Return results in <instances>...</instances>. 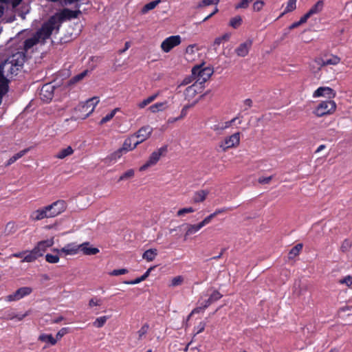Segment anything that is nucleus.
Listing matches in <instances>:
<instances>
[{
  "label": "nucleus",
  "mask_w": 352,
  "mask_h": 352,
  "mask_svg": "<svg viewBox=\"0 0 352 352\" xmlns=\"http://www.w3.org/2000/svg\"><path fill=\"white\" fill-rule=\"evenodd\" d=\"M182 42L179 35L170 36L165 38L161 43L162 50L166 53L169 52L173 48L179 45Z\"/></svg>",
  "instance_id": "nucleus-8"
},
{
  "label": "nucleus",
  "mask_w": 352,
  "mask_h": 352,
  "mask_svg": "<svg viewBox=\"0 0 352 352\" xmlns=\"http://www.w3.org/2000/svg\"><path fill=\"white\" fill-rule=\"evenodd\" d=\"M51 217L47 206L33 211L30 216V219L33 221H37L45 218Z\"/></svg>",
  "instance_id": "nucleus-12"
},
{
  "label": "nucleus",
  "mask_w": 352,
  "mask_h": 352,
  "mask_svg": "<svg viewBox=\"0 0 352 352\" xmlns=\"http://www.w3.org/2000/svg\"><path fill=\"white\" fill-rule=\"evenodd\" d=\"M211 129L216 132H221L223 131V127L221 124H214L211 127Z\"/></svg>",
  "instance_id": "nucleus-60"
},
{
  "label": "nucleus",
  "mask_w": 352,
  "mask_h": 352,
  "mask_svg": "<svg viewBox=\"0 0 352 352\" xmlns=\"http://www.w3.org/2000/svg\"><path fill=\"white\" fill-rule=\"evenodd\" d=\"M205 326H206L205 323L200 322L197 327L196 334H199V333H201L202 331H204L205 329Z\"/></svg>",
  "instance_id": "nucleus-64"
},
{
  "label": "nucleus",
  "mask_w": 352,
  "mask_h": 352,
  "mask_svg": "<svg viewBox=\"0 0 352 352\" xmlns=\"http://www.w3.org/2000/svg\"><path fill=\"white\" fill-rule=\"evenodd\" d=\"M119 111V108H116L112 110L109 113L103 117L100 121V124H103L109 121H110L116 115V112Z\"/></svg>",
  "instance_id": "nucleus-37"
},
{
  "label": "nucleus",
  "mask_w": 352,
  "mask_h": 352,
  "mask_svg": "<svg viewBox=\"0 0 352 352\" xmlns=\"http://www.w3.org/2000/svg\"><path fill=\"white\" fill-rule=\"evenodd\" d=\"M233 209H234V208H232V207H229V208L224 207V208H217L215 210V211L214 212H212V214L215 217L220 214L226 212L228 211H232Z\"/></svg>",
  "instance_id": "nucleus-51"
},
{
  "label": "nucleus",
  "mask_w": 352,
  "mask_h": 352,
  "mask_svg": "<svg viewBox=\"0 0 352 352\" xmlns=\"http://www.w3.org/2000/svg\"><path fill=\"white\" fill-rule=\"evenodd\" d=\"M89 245V242H85L80 245V250L84 254L95 255L99 252V250L97 248L87 247Z\"/></svg>",
  "instance_id": "nucleus-22"
},
{
  "label": "nucleus",
  "mask_w": 352,
  "mask_h": 352,
  "mask_svg": "<svg viewBox=\"0 0 352 352\" xmlns=\"http://www.w3.org/2000/svg\"><path fill=\"white\" fill-rule=\"evenodd\" d=\"M40 38L35 34L31 38H27L24 41V50L28 52L30 49L36 45L39 41Z\"/></svg>",
  "instance_id": "nucleus-24"
},
{
  "label": "nucleus",
  "mask_w": 352,
  "mask_h": 352,
  "mask_svg": "<svg viewBox=\"0 0 352 352\" xmlns=\"http://www.w3.org/2000/svg\"><path fill=\"white\" fill-rule=\"evenodd\" d=\"M223 296L222 294L217 290H214L212 294L210 295L209 298L207 300H204L201 301L204 302L203 308L206 309L211 304L219 300Z\"/></svg>",
  "instance_id": "nucleus-20"
},
{
  "label": "nucleus",
  "mask_w": 352,
  "mask_h": 352,
  "mask_svg": "<svg viewBox=\"0 0 352 352\" xmlns=\"http://www.w3.org/2000/svg\"><path fill=\"white\" fill-rule=\"evenodd\" d=\"M272 179V176L267 177H260L258 179L259 183L261 184H268Z\"/></svg>",
  "instance_id": "nucleus-62"
},
{
  "label": "nucleus",
  "mask_w": 352,
  "mask_h": 352,
  "mask_svg": "<svg viewBox=\"0 0 352 352\" xmlns=\"http://www.w3.org/2000/svg\"><path fill=\"white\" fill-rule=\"evenodd\" d=\"M253 0H241L240 3L236 5L235 8H247L249 6L250 3H251Z\"/></svg>",
  "instance_id": "nucleus-52"
},
{
  "label": "nucleus",
  "mask_w": 352,
  "mask_h": 352,
  "mask_svg": "<svg viewBox=\"0 0 352 352\" xmlns=\"http://www.w3.org/2000/svg\"><path fill=\"white\" fill-rule=\"evenodd\" d=\"M311 16L309 14V13L307 12L305 14H304L300 19L299 20L300 23L301 24H303L307 22L308 19L311 17Z\"/></svg>",
  "instance_id": "nucleus-63"
},
{
  "label": "nucleus",
  "mask_w": 352,
  "mask_h": 352,
  "mask_svg": "<svg viewBox=\"0 0 352 352\" xmlns=\"http://www.w3.org/2000/svg\"><path fill=\"white\" fill-rule=\"evenodd\" d=\"M87 73H88V70H85L83 71L82 72H81L80 74H78L74 76H73L72 78H71L69 80H68V85H73L80 81H81L87 75Z\"/></svg>",
  "instance_id": "nucleus-28"
},
{
  "label": "nucleus",
  "mask_w": 352,
  "mask_h": 352,
  "mask_svg": "<svg viewBox=\"0 0 352 352\" xmlns=\"http://www.w3.org/2000/svg\"><path fill=\"white\" fill-rule=\"evenodd\" d=\"M193 75H197V80L195 83L199 82L200 85L206 82L213 74V69L210 67L201 69L200 67H194L192 69ZM196 84L189 86L186 88L187 93L195 94L196 92Z\"/></svg>",
  "instance_id": "nucleus-3"
},
{
  "label": "nucleus",
  "mask_w": 352,
  "mask_h": 352,
  "mask_svg": "<svg viewBox=\"0 0 352 352\" xmlns=\"http://www.w3.org/2000/svg\"><path fill=\"white\" fill-rule=\"evenodd\" d=\"M53 87H54L53 86L48 85V84L44 85L42 87V88L41 89L40 95H41V99L43 101L49 102L52 99L53 96H54Z\"/></svg>",
  "instance_id": "nucleus-17"
},
{
  "label": "nucleus",
  "mask_w": 352,
  "mask_h": 352,
  "mask_svg": "<svg viewBox=\"0 0 352 352\" xmlns=\"http://www.w3.org/2000/svg\"><path fill=\"white\" fill-rule=\"evenodd\" d=\"M195 211V209L193 208L192 207L184 208L179 209L177 211V216L181 217V216L184 215L185 214L192 213V212H194Z\"/></svg>",
  "instance_id": "nucleus-45"
},
{
  "label": "nucleus",
  "mask_w": 352,
  "mask_h": 352,
  "mask_svg": "<svg viewBox=\"0 0 352 352\" xmlns=\"http://www.w3.org/2000/svg\"><path fill=\"white\" fill-rule=\"evenodd\" d=\"M102 303V302L101 299L94 297L89 300L88 305L89 307H93L95 306H100Z\"/></svg>",
  "instance_id": "nucleus-49"
},
{
  "label": "nucleus",
  "mask_w": 352,
  "mask_h": 352,
  "mask_svg": "<svg viewBox=\"0 0 352 352\" xmlns=\"http://www.w3.org/2000/svg\"><path fill=\"white\" fill-rule=\"evenodd\" d=\"M252 40L248 39L244 43H241L236 49L235 52L238 56H246L252 45Z\"/></svg>",
  "instance_id": "nucleus-14"
},
{
  "label": "nucleus",
  "mask_w": 352,
  "mask_h": 352,
  "mask_svg": "<svg viewBox=\"0 0 352 352\" xmlns=\"http://www.w3.org/2000/svg\"><path fill=\"white\" fill-rule=\"evenodd\" d=\"M54 243V237L38 242L34 248L24 256L21 262L32 263L35 261L38 258L42 256L47 249L52 247Z\"/></svg>",
  "instance_id": "nucleus-1"
},
{
  "label": "nucleus",
  "mask_w": 352,
  "mask_h": 352,
  "mask_svg": "<svg viewBox=\"0 0 352 352\" xmlns=\"http://www.w3.org/2000/svg\"><path fill=\"white\" fill-rule=\"evenodd\" d=\"M220 0H202L201 3L199 4V6H208L210 5H215L217 6L219 3Z\"/></svg>",
  "instance_id": "nucleus-54"
},
{
  "label": "nucleus",
  "mask_w": 352,
  "mask_h": 352,
  "mask_svg": "<svg viewBox=\"0 0 352 352\" xmlns=\"http://www.w3.org/2000/svg\"><path fill=\"white\" fill-rule=\"evenodd\" d=\"M28 250H25V251H22V252H16V253H14L12 254H11L9 258H12V257H15V258H24V255L25 254H28Z\"/></svg>",
  "instance_id": "nucleus-58"
},
{
  "label": "nucleus",
  "mask_w": 352,
  "mask_h": 352,
  "mask_svg": "<svg viewBox=\"0 0 352 352\" xmlns=\"http://www.w3.org/2000/svg\"><path fill=\"white\" fill-rule=\"evenodd\" d=\"M153 129L150 126H144L141 127L134 135H132L133 139L136 138L135 144H140L147 140L151 135Z\"/></svg>",
  "instance_id": "nucleus-10"
},
{
  "label": "nucleus",
  "mask_w": 352,
  "mask_h": 352,
  "mask_svg": "<svg viewBox=\"0 0 352 352\" xmlns=\"http://www.w3.org/2000/svg\"><path fill=\"white\" fill-rule=\"evenodd\" d=\"M32 292V289L29 287H23L19 288L14 294L8 295L6 296L7 301H14L19 300L21 298L28 296Z\"/></svg>",
  "instance_id": "nucleus-11"
},
{
  "label": "nucleus",
  "mask_w": 352,
  "mask_h": 352,
  "mask_svg": "<svg viewBox=\"0 0 352 352\" xmlns=\"http://www.w3.org/2000/svg\"><path fill=\"white\" fill-rule=\"evenodd\" d=\"M296 1L297 0H289L287 3V6L284 12L279 16L278 18L282 17L286 13L295 10L296 8Z\"/></svg>",
  "instance_id": "nucleus-33"
},
{
  "label": "nucleus",
  "mask_w": 352,
  "mask_h": 352,
  "mask_svg": "<svg viewBox=\"0 0 352 352\" xmlns=\"http://www.w3.org/2000/svg\"><path fill=\"white\" fill-rule=\"evenodd\" d=\"M138 145V144H135V141H134L133 138L131 136L124 140L122 147L121 148L125 153H126L135 149Z\"/></svg>",
  "instance_id": "nucleus-23"
},
{
  "label": "nucleus",
  "mask_w": 352,
  "mask_h": 352,
  "mask_svg": "<svg viewBox=\"0 0 352 352\" xmlns=\"http://www.w3.org/2000/svg\"><path fill=\"white\" fill-rule=\"evenodd\" d=\"M240 138L241 133L239 132L234 133L220 142L219 147L223 152H226L230 148L237 147L240 144Z\"/></svg>",
  "instance_id": "nucleus-5"
},
{
  "label": "nucleus",
  "mask_w": 352,
  "mask_h": 352,
  "mask_svg": "<svg viewBox=\"0 0 352 352\" xmlns=\"http://www.w3.org/2000/svg\"><path fill=\"white\" fill-rule=\"evenodd\" d=\"M89 107H85L84 109L83 110H77L76 109V107L75 108V111L76 112H79L80 114L78 115V118H81V119H85L86 118H87L89 116H87V111H89Z\"/></svg>",
  "instance_id": "nucleus-55"
},
{
  "label": "nucleus",
  "mask_w": 352,
  "mask_h": 352,
  "mask_svg": "<svg viewBox=\"0 0 352 352\" xmlns=\"http://www.w3.org/2000/svg\"><path fill=\"white\" fill-rule=\"evenodd\" d=\"M243 111H247L249 108H250L252 106V100L250 98L245 99L243 101Z\"/></svg>",
  "instance_id": "nucleus-59"
},
{
  "label": "nucleus",
  "mask_w": 352,
  "mask_h": 352,
  "mask_svg": "<svg viewBox=\"0 0 352 352\" xmlns=\"http://www.w3.org/2000/svg\"><path fill=\"white\" fill-rule=\"evenodd\" d=\"M17 230L16 226L13 222H8L5 228V232L6 234H10L15 232Z\"/></svg>",
  "instance_id": "nucleus-41"
},
{
  "label": "nucleus",
  "mask_w": 352,
  "mask_h": 352,
  "mask_svg": "<svg viewBox=\"0 0 352 352\" xmlns=\"http://www.w3.org/2000/svg\"><path fill=\"white\" fill-rule=\"evenodd\" d=\"M149 329V325L147 323H145L142 326L140 329L138 331L137 333L138 335V340H141L144 336L147 333L148 330Z\"/></svg>",
  "instance_id": "nucleus-40"
},
{
  "label": "nucleus",
  "mask_w": 352,
  "mask_h": 352,
  "mask_svg": "<svg viewBox=\"0 0 352 352\" xmlns=\"http://www.w3.org/2000/svg\"><path fill=\"white\" fill-rule=\"evenodd\" d=\"M167 151V146H164L157 151L153 152L150 155L147 162L143 164L140 168V171L146 170L150 166L155 165L160 160V157Z\"/></svg>",
  "instance_id": "nucleus-6"
},
{
  "label": "nucleus",
  "mask_w": 352,
  "mask_h": 352,
  "mask_svg": "<svg viewBox=\"0 0 352 352\" xmlns=\"http://www.w3.org/2000/svg\"><path fill=\"white\" fill-rule=\"evenodd\" d=\"M157 255V249H149L146 250L142 255V258L148 262L153 261Z\"/></svg>",
  "instance_id": "nucleus-26"
},
{
  "label": "nucleus",
  "mask_w": 352,
  "mask_h": 352,
  "mask_svg": "<svg viewBox=\"0 0 352 352\" xmlns=\"http://www.w3.org/2000/svg\"><path fill=\"white\" fill-rule=\"evenodd\" d=\"M124 153H126L122 150V148H120L110 155L109 159L111 160H117L118 159H120Z\"/></svg>",
  "instance_id": "nucleus-42"
},
{
  "label": "nucleus",
  "mask_w": 352,
  "mask_h": 352,
  "mask_svg": "<svg viewBox=\"0 0 352 352\" xmlns=\"http://www.w3.org/2000/svg\"><path fill=\"white\" fill-rule=\"evenodd\" d=\"M352 247V241L346 239H344L340 246V251L342 252H346L349 251L351 248Z\"/></svg>",
  "instance_id": "nucleus-38"
},
{
  "label": "nucleus",
  "mask_w": 352,
  "mask_h": 352,
  "mask_svg": "<svg viewBox=\"0 0 352 352\" xmlns=\"http://www.w3.org/2000/svg\"><path fill=\"white\" fill-rule=\"evenodd\" d=\"M129 272L127 269L122 268V269H118V270H113V271L109 272L110 276H118L120 275L125 274Z\"/></svg>",
  "instance_id": "nucleus-47"
},
{
  "label": "nucleus",
  "mask_w": 352,
  "mask_h": 352,
  "mask_svg": "<svg viewBox=\"0 0 352 352\" xmlns=\"http://www.w3.org/2000/svg\"><path fill=\"white\" fill-rule=\"evenodd\" d=\"M213 218H214V216L213 215L212 213H211L210 215H208L206 218H204L203 221L199 222V223L201 226V227L203 228L206 225L208 224L212 221V219Z\"/></svg>",
  "instance_id": "nucleus-57"
},
{
  "label": "nucleus",
  "mask_w": 352,
  "mask_h": 352,
  "mask_svg": "<svg viewBox=\"0 0 352 352\" xmlns=\"http://www.w3.org/2000/svg\"><path fill=\"white\" fill-rule=\"evenodd\" d=\"M184 281V278L182 276H177L174 277L171 280V284L170 285L173 287H176L178 285H180Z\"/></svg>",
  "instance_id": "nucleus-50"
},
{
  "label": "nucleus",
  "mask_w": 352,
  "mask_h": 352,
  "mask_svg": "<svg viewBox=\"0 0 352 352\" xmlns=\"http://www.w3.org/2000/svg\"><path fill=\"white\" fill-rule=\"evenodd\" d=\"M336 93L334 90L329 87H320L313 94L314 98L327 96L329 98H334Z\"/></svg>",
  "instance_id": "nucleus-16"
},
{
  "label": "nucleus",
  "mask_w": 352,
  "mask_h": 352,
  "mask_svg": "<svg viewBox=\"0 0 352 352\" xmlns=\"http://www.w3.org/2000/svg\"><path fill=\"white\" fill-rule=\"evenodd\" d=\"M160 2V0H155L146 3L141 10L142 14H144L148 11L153 10Z\"/></svg>",
  "instance_id": "nucleus-32"
},
{
  "label": "nucleus",
  "mask_w": 352,
  "mask_h": 352,
  "mask_svg": "<svg viewBox=\"0 0 352 352\" xmlns=\"http://www.w3.org/2000/svg\"><path fill=\"white\" fill-rule=\"evenodd\" d=\"M38 340L42 342H48L52 345H55L56 344V339L54 338L52 334H41L40 335Z\"/></svg>",
  "instance_id": "nucleus-35"
},
{
  "label": "nucleus",
  "mask_w": 352,
  "mask_h": 352,
  "mask_svg": "<svg viewBox=\"0 0 352 352\" xmlns=\"http://www.w3.org/2000/svg\"><path fill=\"white\" fill-rule=\"evenodd\" d=\"M80 249V245L76 243H68L60 249L61 252L65 255H74L76 254Z\"/></svg>",
  "instance_id": "nucleus-18"
},
{
  "label": "nucleus",
  "mask_w": 352,
  "mask_h": 352,
  "mask_svg": "<svg viewBox=\"0 0 352 352\" xmlns=\"http://www.w3.org/2000/svg\"><path fill=\"white\" fill-rule=\"evenodd\" d=\"M339 283L340 284H345L347 286H351L352 285V276H346L344 278L340 279L339 280Z\"/></svg>",
  "instance_id": "nucleus-56"
},
{
  "label": "nucleus",
  "mask_w": 352,
  "mask_h": 352,
  "mask_svg": "<svg viewBox=\"0 0 352 352\" xmlns=\"http://www.w3.org/2000/svg\"><path fill=\"white\" fill-rule=\"evenodd\" d=\"M107 319L108 316H107L97 318L96 320L94 322V326H95L97 328H101L104 325Z\"/></svg>",
  "instance_id": "nucleus-39"
},
{
  "label": "nucleus",
  "mask_w": 352,
  "mask_h": 352,
  "mask_svg": "<svg viewBox=\"0 0 352 352\" xmlns=\"http://www.w3.org/2000/svg\"><path fill=\"white\" fill-rule=\"evenodd\" d=\"M209 192L205 190L196 191L192 197L194 203H201L206 200Z\"/></svg>",
  "instance_id": "nucleus-21"
},
{
  "label": "nucleus",
  "mask_w": 352,
  "mask_h": 352,
  "mask_svg": "<svg viewBox=\"0 0 352 352\" xmlns=\"http://www.w3.org/2000/svg\"><path fill=\"white\" fill-rule=\"evenodd\" d=\"M10 1L11 0H0V18L4 14L5 10L8 9Z\"/></svg>",
  "instance_id": "nucleus-43"
},
{
  "label": "nucleus",
  "mask_w": 352,
  "mask_h": 352,
  "mask_svg": "<svg viewBox=\"0 0 352 352\" xmlns=\"http://www.w3.org/2000/svg\"><path fill=\"white\" fill-rule=\"evenodd\" d=\"M302 247L303 245L302 243H298L293 247L289 252V258L292 259L298 256L302 250Z\"/></svg>",
  "instance_id": "nucleus-34"
},
{
  "label": "nucleus",
  "mask_w": 352,
  "mask_h": 352,
  "mask_svg": "<svg viewBox=\"0 0 352 352\" xmlns=\"http://www.w3.org/2000/svg\"><path fill=\"white\" fill-rule=\"evenodd\" d=\"M123 283L126 285H135V284H138V283H141V281L140 280V277H138L132 280H125Z\"/></svg>",
  "instance_id": "nucleus-61"
},
{
  "label": "nucleus",
  "mask_w": 352,
  "mask_h": 352,
  "mask_svg": "<svg viewBox=\"0 0 352 352\" xmlns=\"http://www.w3.org/2000/svg\"><path fill=\"white\" fill-rule=\"evenodd\" d=\"M167 102H157L148 107V110L153 113H157L159 111H162L165 110L167 107Z\"/></svg>",
  "instance_id": "nucleus-25"
},
{
  "label": "nucleus",
  "mask_w": 352,
  "mask_h": 352,
  "mask_svg": "<svg viewBox=\"0 0 352 352\" xmlns=\"http://www.w3.org/2000/svg\"><path fill=\"white\" fill-rule=\"evenodd\" d=\"M201 228H202V227L199 223L197 224H187L185 236H190L197 232Z\"/></svg>",
  "instance_id": "nucleus-29"
},
{
  "label": "nucleus",
  "mask_w": 352,
  "mask_h": 352,
  "mask_svg": "<svg viewBox=\"0 0 352 352\" xmlns=\"http://www.w3.org/2000/svg\"><path fill=\"white\" fill-rule=\"evenodd\" d=\"M47 208L51 217H54L65 210L67 203L65 201L60 199L48 205Z\"/></svg>",
  "instance_id": "nucleus-9"
},
{
  "label": "nucleus",
  "mask_w": 352,
  "mask_h": 352,
  "mask_svg": "<svg viewBox=\"0 0 352 352\" xmlns=\"http://www.w3.org/2000/svg\"><path fill=\"white\" fill-rule=\"evenodd\" d=\"M80 13L81 12L79 10H72L68 8H64L60 12L56 13L54 16L56 17V20L58 21V23L61 25V23L65 20L78 18Z\"/></svg>",
  "instance_id": "nucleus-7"
},
{
  "label": "nucleus",
  "mask_w": 352,
  "mask_h": 352,
  "mask_svg": "<svg viewBox=\"0 0 352 352\" xmlns=\"http://www.w3.org/2000/svg\"><path fill=\"white\" fill-rule=\"evenodd\" d=\"M324 2L322 0L318 1L308 11L311 16L318 14L322 11Z\"/></svg>",
  "instance_id": "nucleus-30"
},
{
  "label": "nucleus",
  "mask_w": 352,
  "mask_h": 352,
  "mask_svg": "<svg viewBox=\"0 0 352 352\" xmlns=\"http://www.w3.org/2000/svg\"><path fill=\"white\" fill-rule=\"evenodd\" d=\"M8 91V80L4 76L3 67L0 66V98Z\"/></svg>",
  "instance_id": "nucleus-19"
},
{
  "label": "nucleus",
  "mask_w": 352,
  "mask_h": 352,
  "mask_svg": "<svg viewBox=\"0 0 352 352\" xmlns=\"http://www.w3.org/2000/svg\"><path fill=\"white\" fill-rule=\"evenodd\" d=\"M134 170L133 169H129L124 173H123L119 178V181H122L126 179L131 178L134 176Z\"/></svg>",
  "instance_id": "nucleus-48"
},
{
  "label": "nucleus",
  "mask_w": 352,
  "mask_h": 352,
  "mask_svg": "<svg viewBox=\"0 0 352 352\" xmlns=\"http://www.w3.org/2000/svg\"><path fill=\"white\" fill-rule=\"evenodd\" d=\"M98 102H99L98 98V97H93L91 98H89V99L87 100L85 102H82V103L79 104L76 107V109L77 110H83L85 107H89V109L87 111L86 115L87 116H89L94 111V109H95L96 106L98 104Z\"/></svg>",
  "instance_id": "nucleus-13"
},
{
  "label": "nucleus",
  "mask_w": 352,
  "mask_h": 352,
  "mask_svg": "<svg viewBox=\"0 0 352 352\" xmlns=\"http://www.w3.org/2000/svg\"><path fill=\"white\" fill-rule=\"evenodd\" d=\"M340 61V58L338 56L331 55L329 58H317L315 63L319 66V69L327 65H336Z\"/></svg>",
  "instance_id": "nucleus-15"
},
{
  "label": "nucleus",
  "mask_w": 352,
  "mask_h": 352,
  "mask_svg": "<svg viewBox=\"0 0 352 352\" xmlns=\"http://www.w3.org/2000/svg\"><path fill=\"white\" fill-rule=\"evenodd\" d=\"M60 27L58 21L53 15L42 25L41 28L36 32V34L41 41H45L50 37L54 30L58 31Z\"/></svg>",
  "instance_id": "nucleus-2"
},
{
  "label": "nucleus",
  "mask_w": 352,
  "mask_h": 352,
  "mask_svg": "<svg viewBox=\"0 0 352 352\" xmlns=\"http://www.w3.org/2000/svg\"><path fill=\"white\" fill-rule=\"evenodd\" d=\"M242 18L241 16H236L230 20L229 25L234 29H237L242 24Z\"/></svg>",
  "instance_id": "nucleus-36"
},
{
  "label": "nucleus",
  "mask_w": 352,
  "mask_h": 352,
  "mask_svg": "<svg viewBox=\"0 0 352 352\" xmlns=\"http://www.w3.org/2000/svg\"><path fill=\"white\" fill-rule=\"evenodd\" d=\"M264 6V2L261 0L256 1L253 4V10L256 12H258L262 10Z\"/></svg>",
  "instance_id": "nucleus-53"
},
{
  "label": "nucleus",
  "mask_w": 352,
  "mask_h": 352,
  "mask_svg": "<svg viewBox=\"0 0 352 352\" xmlns=\"http://www.w3.org/2000/svg\"><path fill=\"white\" fill-rule=\"evenodd\" d=\"M336 103L334 100H329L320 102L313 110L316 117H322L333 114L336 110Z\"/></svg>",
  "instance_id": "nucleus-4"
},
{
  "label": "nucleus",
  "mask_w": 352,
  "mask_h": 352,
  "mask_svg": "<svg viewBox=\"0 0 352 352\" xmlns=\"http://www.w3.org/2000/svg\"><path fill=\"white\" fill-rule=\"evenodd\" d=\"M69 333V327H63L60 329L56 335V341L60 340L65 335Z\"/></svg>",
  "instance_id": "nucleus-46"
},
{
  "label": "nucleus",
  "mask_w": 352,
  "mask_h": 352,
  "mask_svg": "<svg viewBox=\"0 0 352 352\" xmlns=\"http://www.w3.org/2000/svg\"><path fill=\"white\" fill-rule=\"evenodd\" d=\"M28 151V149H24L12 156L6 162V166H10L11 164L14 163L16 160L22 157Z\"/></svg>",
  "instance_id": "nucleus-31"
},
{
  "label": "nucleus",
  "mask_w": 352,
  "mask_h": 352,
  "mask_svg": "<svg viewBox=\"0 0 352 352\" xmlns=\"http://www.w3.org/2000/svg\"><path fill=\"white\" fill-rule=\"evenodd\" d=\"M45 260L50 263H57L59 261V256L58 254H47L45 255Z\"/></svg>",
  "instance_id": "nucleus-44"
},
{
  "label": "nucleus",
  "mask_w": 352,
  "mask_h": 352,
  "mask_svg": "<svg viewBox=\"0 0 352 352\" xmlns=\"http://www.w3.org/2000/svg\"><path fill=\"white\" fill-rule=\"evenodd\" d=\"M74 153V149L72 146H68L67 148L61 149L56 155L55 157L58 159H64L66 157L71 155Z\"/></svg>",
  "instance_id": "nucleus-27"
}]
</instances>
